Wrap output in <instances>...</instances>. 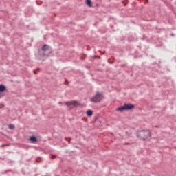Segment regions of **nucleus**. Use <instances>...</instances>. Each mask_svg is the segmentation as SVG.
<instances>
[{"label":"nucleus","instance_id":"2eb2a0df","mask_svg":"<svg viewBox=\"0 0 176 176\" xmlns=\"http://www.w3.org/2000/svg\"><path fill=\"white\" fill-rule=\"evenodd\" d=\"M73 109V107H70V108H69V110L71 111V109Z\"/></svg>","mask_w":176,"mask_h":176},{"label":"nucleus","instance_id":"9d476101","mask_svg":"<svg viewBox=\"0 0 176 176\" xmlns=\"http://www.w3.org/2000/svg\"><path fill=\"white\" fill-rule=\"evenodd\" d=\"M87 116H91L93 115V111H91V110H88V111H87Z\"/></svg>","mask_w":176,"mask_h":176},{"label":"nucleus","instance_id":"ddd939ff","mask_svg":"<svg viewBox=\"0 0 176 176\" xmlns=\"http://www.w3.org/2000/svg\"><path fill=\"white\" fill-rule=\"evenodd\" d=\"M56 157H57V156L53 155V156L52 157V159H56Z\"/></svg>","mask_w":176,"mask_h":176},{"label":"nucleus","instance_id":"423d86ee","mask_svg":"<svg viewBox=\"0 0 176 176\" xmlns=\"http://www.w3.org/2000/svg\"><path fill=\"white\" fill-rule=\"evenodd\" d=\"M49 49H50V46L45 44L42 47H41V51L43 52L44 53H45L46 52H47V50H49Z\"/></svg>","mask_w":176,"mask_h":176},{"label":"nucleus","instance_id":"f8f14e48","mask_svg":"<svg viewBox=\"0 0 176 176\" xmlns=\"http://www.w3.org/2000/svg\"><path fill=\"white\" fill-rule=\"evenodd\" d=\"M104 120V118H100V120H99V122H100V123H102V121Z\"/></svg>","mask_w":176,"mask_h":176},{"label":"nucleus","instance_id":"dca6fc26","mask_svg":"<svg viewBox=\"0 0 176 176\" xmlns=\"http://www.w3.org/2000/svg\"><path fill=\"white\" fill-rule=\"evenodd\" d=\"M96 6H98V4H96Z\"/></svg>","mask_w":176,"mask_h":176},{"label":"nucleus","instance_id":"6e6552de","mask_svg":"<svg viewBox=\"0 0 176 176\" xmlns=\"http://www.w3.org/2000/svg\"><path fill=\"white\" fill-rule=\"evenodd\" d=\"M85 3L89 6V8H92L91 0H85Z\"/></svg>","mask_w":176,"mask_h":176},{"label":"nucleus","instance_id":"f03ea898","mask_svg":"<svg viewBox=\"0 0 176 176\" xmlns=\"http://www.w3.org/2000/svg\"><path fill=\"white\" fill-rule=\"evenodd\" d=\"M102 98H104V96L102 95V93L101 92H97L94 96L91 97L90 98L91 102H101L102 101Z\"/></svg>","mask_w":176,"mask_h":176},{"label":"nucleus","instance_id":"4468645a","mask_svg":"<svg viewBox=\"0 0 176 176\" xmlns=\"http://www.w3.org/2000/svg\"><path fill=\"white\" fill-rule=\"evenodd\" d=\"M98 119V117H96V118H95V122H97V120Z\"/></svg>","mask_w":176,"mask_h":176},{"label":"nucleus","instance_id":"20e7f679","mask_svg":"<svg viewBox=\"0 0 176 176\" xmlns=\"http://www.w3.org/2000/svg\"><path fill=\"white\" fill-rule=\"evenodd\" d=\"M130 109H134V105L125 104L124 105L117 108L118 112H123V111H130Z\"/></svg>","mask_w":176,"mask_h":176},{"label":"nucleus","instance_id":"7ed1b4c3","mask_svg":"<svg viewBox=\"0 0 176 176\" xmlns=\"http://www.w3.org/2000/svg\"><path fill=\"white\" fill-rule=\"evenodd\" d=\"M65 105H66V107H73V108H78L79 107H82V104H80V102H79L78 100L65 102Z\"/></svg>","mask_w":176,"mask_h":176},{"label":"nucleus","instance_id":"0eeeda50","mask_svg":"<svg viewBox=\"0 0 176 176\" xmlns=\"http://www.w3.org/2000/svg\"><path fill=\"white\" fill-rule=\"evenodd\" d=\"M6 90V87L3 85H0V93H3Z\"/></svg>","mask_w":176,"mask_h":176},{"label":"nucleus","instance_id":"f257e3e1","mask_svg":"<svg viewBox=\"0 0 176 176\" xmlns=\"http://www.w3.org/2000/svg\"><path fill=\"white\" fill-rule=\"evenodd\" d=\"M138 137L142 141H148L152 137V132L149 130H142L138 133Z\"/></svg>","mask_w":176,"mask_h":176},{"label":"nucleus","instance_id":"39448f33","mask_svg":"<svg viewBox=\"0 0 176 176\" xmlns=\"http://www.w3.org/2000/svg\"><path fill=\"white\" fill-rule=\"evenodd\" d=\"M46 56H47L46 54H45L43 51L39 50L38 54H36V58L38 60H43V58H45Z\"/></svg>","mask_w":176,"mask_h":176},{"label":"nucleus","instance_id":"9b49d317","mask_svg":"<svg viewBox=\"0 0 176 176\" xmlns=\"http://www.w3.org/2000/svg\"><path fill=\"white\" fill-rule=\"evenodd\" d=\"M9 129H10L11 130H13L14 129V125L10 124L8 125Z\"/></svg>","mask_w":176,"mask_h":176},{"label":"nucleus","instance_id":"1a4fd4ad","mask_svg":"<svg viewBox=\"0 0 176 176\" xmlns=\"http://www.w3.org/2000/svg\"><path fill=\"white\" fill-rule=\"evenodd\" d=\"M30 141L32 143L34 142H36L37 140L35 136H32L30 138Z\"/></svg>","mask_w":176,"mask_h":176}]
</instances>
